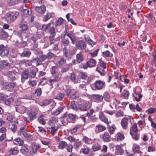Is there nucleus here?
<instances>
[{
  "label": "nucleus",
  "mask_w": 156,
  "mask_h": 156,
  "mask_svg": "<svg viewBox=\"0 0 156 156\" xmlns=\"http://www.w3.org/2000/svg\"><path fill=\"white\" fill-rule=\"evenodd\" d=\"M18 12H10L6 13L5 16V19L6 21L8 23H11L15 20L18 16Z\"/></svg>",
  "instance_id": "obj_1"
},
{
  "label": "nucleus",
  "mask_w": 156,
  "mask_h": 156,
  "mask_svg": "<svg viewBox=\"0 0 156 156\" xmlns=\"http://www.w3.org/2000/svg\"><path fill=\"white\" fill-rule=\"evenodd\" d=\"M78 105L79 109L82 111H87L90 108V103L84 101H79Z\"/></svg>",
  "instance_id": "obj_2"
},
{
  "label": "nucleus",
  "mask_w": 156,
  "mask_h": 156,
  "mask_svg": "<svg viewBox=\"0 0 156 156\" xmlns=\"http://www.w3.org/2000/svg\"><path fill=\"white\" fill-rule=\"evenodd\" d=\"M67 30L65 33V35H66L70 38L72 43L73 44H75L78 39V37L73 31H70L67 34Z\"/></svg>",
  "instance_id": "obj_3"
},
{
  "label": "nucleus",
  "mask_w": 156,
  "mask_h": 156,
  "mask_svg": "<svg viewBox=\"0 0 156 156\" xmlns=\"http://www.w3.org/2000/svg\"><path fill=\"white\" fill-rule=\"evenodd\" d=\"M76 46L79 49H85L86 48V44L85 41L83 40H79L76 43Z\"/></svg>",
  "instance_id": "obj_4"
},
{
  "label": "nucleus",
  "mask_w": 156,
  "mask_h": 156,
  "mask_svg": "<svg viewBox=\"0 0 156 156\" xmlns=\"http://www.w3.org/2000/svg\"><path fill=\"white\" fill-rule=\"evenodd\" d=\"M94 84L96 89L97 90H101L105 87V83L103 81L98 80L96 81Z\"/></svg>",
  "instance_id": "obj_5"
},
{
  "label": "nucleus",
  "mask_w": 156,
  "mask_h": 156,
  "mask_svg": "<svg viewBox=\"0 0 156 156\" xmlns=\"http://www.w3.org/2000/svg\"><path fill=\"white\" fill-rule=\"evenodd\" d=\"M51 103H52L53 105L56 104L53 99H50L43 101L40 103V105L41 106H45Z\"/></svg>",
  "instance_id": "obj_6"
},
{
  "label": "nucleus",
  "mask_w": 156,
  "mask_h": 156,
  "mask_svg": "<svg viewBox=\"0 0 156 156\" xmlns=\"http://www.w3.org/2000/svg\"><path fill=\"white\" fill-rule=\"evenodd\" d=\"M101 137L105 142H109L111 140V136L107 132H104Z\"/></svg>",
  "instance_id": "obj_7"
},
{
  "label": "nucleus",
  "mask_w": 156,
  "mask_h": 156,
  "mask_svg": "<svg viewBox=\"0 0 156 156\" xmlns=\"http://www.w3.org/2000/svg\"><path fill=\"white\" fill-rule=\"evenodd\" d=\"M121 125L123 129H126L128 125V118L125 117L122 118L121 122Z\"/></svg>",
  "instance_id": "obj_8"
},
{
  "label": "nucleus",
  "mask_w": 156,
  "mask_h": 156,
  "mask_svg": "<svg viewBox=\"0 0 156 156\" xmlns=\"http://www.w3.org/2000/svg\"><path fill=\"white\" fill-rule=\"evenodd\" d=\"M60 78L57 76L53 79H50L48 80L47 83L52 88L53 87V85L55 82H58L60 81Z\"/></svg>",
  "instance_id": "obj_9"
},
{
  "label": "nucleus",
  "mask_w": 156,
  "mask_h": 156,
  "mask_svg": "<svg viewBox=\"0 0 156 156\" xmlns=\"http://www.w3.org/2000/svg\"><path fill=\"white\" fill-rule=\"evenodd\" d=\"M27 114L29 115L30 121H32L34 119L36 118L35 116L37 113L34 110H29L27 112Z\"/></svg>",
  "instance_id": "obj_10"
},
{
  "label": "nucleus",
  "mask_w": 156,
  "mask_h": 156,
  "mask_svg": "<svg viewBox=\"0 0 156 156\" xmlns=\"http://www.w3.org/2000/svg\"><path fill=\"white\" fill-rule=\"evenodd\" d=\"M8 73L9 77L12 80H15L19 75V73L14 70L9 72Z\"/></svg>",
  "instance_id": "obj_11"
},
{
  "label": "nucleus",
  "mask_w": 156,
  "mask_h": 156,
  "mask_svg": "<svg viewBox=\"0 0 156 156\" xmlns=\"http://www.w3.org/2000/svg\"><path fill=\"white\" fill-rule=\"evenodd\" d=\"M66 62V60L63 58H61L58 61L55 60V64L58 66H61L64 64Z\"/></svg>",
  "instance_id": "obj_12"
},
{
  "label": "nucleus",
  "mask_w": 156,
  "mask_h": 156,
  "mask_svg": "<svg viewBox=\"0 0 156 156\" xmlns=\"http://www.w3.org/2000/svg\"><path fill=\"white\" fill-rule=\"evenodd\" d=\"M106 129V128L105 126L99 124L96 126L95 130L96 133H99L105 131Z\"/></svg>",
  "instance_id": "obj_13"
},
{
  "label": "nucleus",
  "mask_w": 156,
  "mask_h": 156,
  "mask_svg": "<svg viewBox=\"0 0 156 156\" xmlns=\"http://www.w3.org/2000/svg\"><path fill=\"white\" fill-rule=\"evenodd\" d=\"M92 99L96 102L101 101L104 98L102 95L98 94H93L92 96Z\"/></svg>",
  "instance_id": "obj_14"
},
{
  "label": "nucleus",
  "mask_w": 156,
  "mask_h": 156,
  "mask_svg": "<svg viewBox=\"0 0 156 156\" xmlns=\"http://www.w3.org/2000/svg\"><path fill=\"white\" fill-rule=\"evenodd\" d=\"M99 117L101 121L104 122L108 125L109 124V122L107 118L105 117L102 112H101L99 113Z\"/></svg>",
  "instance_id": "obj_15"
},
{
  "label": "nucleus",
  "mask_w": 156,
  "mask_h": 156,
  "mask_svg": "<svg viewBox=\"0 0 156 156\" xmlns=\"http://www.w3.org/2000/svg\"><path fill=\"white\" fill-rule=\"evenodd\" d=\"M9 66V63L5 60L2 61L0 62V68L1 69H8Z\"/></svg>",
  "instance_id": "obj_16"
},
{
  "label": "nucleus",
  "mask_w": 156,
  "mask_h": 156,
  "mask_svg": "<svg viewBox=\"0 0 156 156\" xmlns=\"http://www.w3.org/2000/svg\"><path fill=\"white\" fill-rule=\"evenodd\" d=\"M31 61L33 65L36 66L40 65L42 64L41 61L38 57L33 58Z\"/></svg>",
  "instance_id": "obj_17"
},
{
  "label": "nucleus",
  "mask_w": 156,
  "mask_h": 156,
  "mask_svg": "<svg viewBox=\"0 0 156 156\" xmlns=\"http://www.w3.org/2000/svg\"><path fill=\"white\" fill-rule=\"evenodd\" d=\"M97 62L96 60L94 59L91 58L87 62V64L88 67H93L95 66Z\"/></svg>",
  "instance_id": "obj_18"
},
{
  "label": "nucleus",
  "mask_w": 156,
  "mask_h": 156,
  "mask_svg": "<svg viewBox=\"0 0 156 156\" xmlns=\"http://www.w3.org/2000/svg\"><path fill=\"white\" fill-rule=\"evenodd\" d=\"M45 10V7L44 5L40 7H37L35 8L36 11L41 14H43L44 13Z\"/></svg>",
  "instance_id": "obj_19"
},
{
  "label": "nucleus",
  "mask_w": 156,
  "mask_h": 156,
  "mask_svg": "<svg viewBox=\"0 0 156 156\" xmlns=\"http://www.w3.org/2000/svg\"><path fill=\"white\" fill-rule=\"evenodd\" d=\"M16 85L15 83H10L7 85L5 87V89L9 91H12Z\"/></svg>",
  "instance_id": "obj_20"
},
{
  "label": "nucleus",
  "mask_w": 156,
  "mask_h": 156,
  "mask_svg": "<svg viewBox=\"0 0 156 156\" xmlns=\"http://www.w3.org/2000/svg\"><path fill=\"white\" fill-rule=\"evenodd\" d=\"M9 53V50L5 47L0 52V55L2 57H7Z\"/></svg>",
  "instance_id": "obj_21"
},
{
  "label": "nucleus",
  "mask_w": 156,
  "mask_h": 156,
  "mask_svg": "<svg viewBox=\"0 0 156 156\" xmlns=\"http://www.w3.org/2000/svg\"><path fill=\"white\" fill-rule=\"evenodd\" d=\"M28 74L29 73L27 71H25L23 73L21 77L22 82H23L25 79L28 78Z\"/></svg>",
  "instance_id": "obj_22"
},
{
  "label": "nucleus",
  "mask_w": 156,
  "mask_h": 156,
  "mask_svg": "<svg viewBox=\"0 0 156 156\" xmlns=\"http://www.w3.org/2000/svg\"><path fill=\"white\" fill-rule=\"evenodd\" d=\"M31 53L30 51L28 50H24L22 53L20 54L21 57H29Z\"/></svg>",
  "instance_id": "obj_23"
},
{
  "label": "nucleus",
  "mask_w": 156,
  "mask_h": 156,
  "mask_svg": "<svg viewBox=\"0 0 156 156\" xmlns=\"http://www.w3.org/2000/svg\"><path fill=\"white\" fill-rule=\"evenodd\" d=\"M67 146V144L66 142L61 141L58 143V147L59 149H62L66 147Z\"/></svg>",
  "instance_id": "obj_24"
},
{
  "label": "nucleus",
  "mask_w": 156,
  "mask_h": 156,
  "mask_svg": "<svg viewBox=\"0 0 156 156\" xmlns=\"http://www.w3.org/2000/svg\"><path fill=\"white\" fill-rule=\"evenodd\" d=\"M76 61L78 63H80L83 61V55L81 52H80L76 55Z\"/></svg>",
  "instance_id": "obj_25"
},
{
  "label": "nucleus",
  "mask_w": 156,
  "mask_h": 156,
  "mask_svg": "<svg viewBox=\"0 0 156 156\" xmlns=\"http://www.w3.org/2000/svg\"><path fill=\"white\" fill-rule=\"evenodd\" d=\"M19 152L18 148L16 147H15L13 148H11L9 150V152L12 154L16 155Z\"/></svg>",
  "instance_id": "obj_26"
},
{
  "label": "nucleus",
  "mask_w": 156,
  "mask_h": 156,
  "mask_svg": "<svg viewBox=\"0 0 156 156\" xmlns=\"http://www.w3.org/2000/svg\"><path fill=\"white\" fill-rule=\"evenodd\" d=\"M65 107V106L59 107L53 112V114L55 115L59 114L62 111Z\"/></svg>",
  "instance_id": "obj_27"
},
{
  "label": "nucleus",
  "mask_w": 156,
  "mask_h": 156,
  "mask_svg": "<svg viewBox=\"0 0 156 156\" xmlns=\"http://www.w3.org/2000/svg\"><path fill=\"white\" fill-rule=\"evenodd\" d=\"M26 108L25 107L23 106H19L18 108V110H17V108H16V111L17 112H19L21 113H23L26 111Z\"/></svg>",
  "instance_id": "obj_28"
},
{
  "label": "nucleus",
  "mask_w": 156,
  "mask_h": 156,
  "mask_svg": "<svg viewBox=\"0 0 156 156\" xmlns=\"http://www.w3.org/2000/svg\"><path fill=\"white\" fill-rule=\"evenodd\" d=\"M45 115H41L38 118V120L39 122L43 125H44L45 124V122L44 119V118H45Z\"/></svg>",
  "instance_id": "obj_29"
},
{
  "label": "nucleus",
  "mask_w": 156,
  "mask_h": 156,
  "mask_svg": "<svg viewBox=\"0 0 156 156\" xmlns=\"http://www.w3.org/2000/svg\"><path fill=\"white\" fill-rule=\"evenodd\" d=\"M132 130L135 132V133L137 132L138 129L137 125L136 123H134L131 127L130 131H131V132Z\"/></svg>",
  "instance_id": "obj_30"
},
{
  "label": "nucleus",
  "mask_w": 156,
  "mask_h": 156,
  "mask_svg": "<svg viewBox=\"0 0 156 156\" xmlns=\"http://www.w3.org/2000/svg\"><path fill=\"white\" fill-rule=\"evenodd\" d=\"M70 65V64H68L66 65L65 67L62 68L61 69V72L62 73H64L68 71L69 69V67Z\"/></svg>",
  "instance_id": "obj_31"
},
{
  "label": "nucleus",
  "mask_w": 156,
  "mask_h": 156,
  "mask_svg": "<svg viewBox=\"0 0 156 156\" xmlns=\"http://www.w3.org/2000/svg\"><path fill=\"white\" fill-rule=\"evenodd\" d=\"M64 97V94L62 93H58L55 97V98L59 101H62Z\"/></svg>",
  "instance_id": "obj_32"
},
{
  "label": "nucleus",
  "mask_w": 156,
  "mask_h": 156,
  "mask_svg": "<svg viewBox=\"0 0 156 156\" xmlns=\"http://www.w3.org/2000/svg\"><path fill=\"white\" fill-rule=\"evenodd\" d=\"M20 133L26 138L29 137L30 135L27 133L23 129H20Z\"/></svg>",
  "instance_id": "obj_33"
},
{
  "label": "nucleus",
  "mask_w": 156,
  "mask_h": 156,
  "mask_svg": "<svg viewBox=\"0 0 156 156\" xmlns=\"http://www.w3.org/2000/svg\"><path fill=\"white\" fill-rule=\"evenodd\" d=\"M116 149L117 153L118 154H122L123 153V150L122 149L120 145H117L116 146Z\"/></svg>",
  "instance_id": "obj_34"
},
{
  "label": "nucleus",
  "mask_w": 156,
  "mask_h": 156,
  "mask_svg": "<svg viewBox=\"0 0 156 156\" xmlns=\"http://www.w3.org/2000/svg\"><path fill=\"white\" fill-rule=\"evenodd\" d=\"M116 137L117 140H121L124 138V135L120 133H117Z\"/></svg>",
  "instance_id": "obj_35"
},
{
  "label": "nucleus",
  "mask_w": 156,
  "mask_h": 156,
  "mask_svg": "<svg viewBox=\"0 0 156 156\" xmlns=\"http://www.w3.org/2000/svg\"><path fill=\"white\" fill-rule=\"evenodd\" d=\"M129 94V92L125 90H123L121 94L122 96L124 97L125 98H127Z\"/></svg>",
  "instance_id": "obj_36"
},
{
  "label": "nucleus",
  "mask_w": 156,
  "mask_h": 156,
  "mask_svg": "<svg viewBox=\"0 0 156 156\" xmlns=\"http://www.w3.org/2000/svg\"><path fill=\"white\" fill-rule=\"evenodd\" d=\"M133 150L134 152L139 153L140 152L139 146L137 145H134L133 147Z\"/></svg>",
  "instance_id": "obj_37"
},
{
  "label": "nucleus",
  "mask_w": 156,
  "mask_h": 156,
  "mask_svg": "<svg viewBox=\"0 0 156 156\" xmlns=\"http://www.w3.org/2000/svg\"><path fill=\"white\" fill-rule=\"evenodd\" d=\"M51 25V23H49L47 24H43L42 26V30L44 31H45L50 27Z\"/></svg>",
  "instance_id": "obj_38"
},
{
  "label": "nucleus",
  "mask_w": 156,
  "mask_h": 156,
  "mask_svg": "<svg viewBox=\"0 0 156 156\" xmlns=\"http://www.w3.org/2000/svg\"><path fill=\"white\" fill-rule=\"evenodd\" d=\"M49 32L51 35L55 36L56 35L55 30L54 27H51L49 30Z\"/></svg>",
  "instance_id": "obj_39"
},
{
  "label": "nucleus",
  "mask_w": 156,
  "mask_h": 156,
  "mask_svg": "<svg viewBox=\"0 0 156 156\" xmlns=\"http://www.w3.org/2000/svg\"><path fill=\"white\" fill-rule=\"evenodd\" d=\"M130 135L132 136V137L135 140H137L139 139V135L138 134H133L132 132L130 131Z\"/></svg>",
  "instance_id": "obj_40"
},
{
  "label": "nucleus",
  "mask_w": 156,
  "mask_h": 156,
  "mask_svg": "<svg viewBox=\"0 0 156 156\" xmlns=\"http://www.w3.org/2000/svg\"><path fill=\"white\" fill-rule=\"evenodd\" d=\"M99 49H97L94 50L93 52H90V54L91 55V57H93L96 56L98 53Z\"/></svg>",
  "instance_id": "obj_41"
},
{
  "label": "nucleus",
  "mask_w": 156,
  "mask_h": 156,
  "mask_svg": "<svg viewBox=\"0 0 156 156\" xmlns=\"http://www.w3.org/2000/svg\"><path fill=\"white\" fill-rule=\"evenodd\" d=\"M50 133L52 135H54L58 129V128L55 126H51Z\"/></svg>",
  "instance_id": "obj_42"
},
{
  "label": "nucleus",
  "mask_w": 156,
  "mask_h": 156,
  "mask_svg": "<svg viewBox=\"0 0 156 156\" xmlns=\"http://www.w3.org/2000/svg\"><path fill=\"white\" fill-rule=\"evenodd\" d=\"M0 36L3 38H6L8 36V34L3 30H1L0 32Z\"/></svg>",
  "instance_id": "obj_43"
},
{
  "label": "nucleus",
  "mask_w": 156,
  "mask_h": 156,
  "mask_svg": "<svg viewBox=\"0 0 156 156\" xmlns=\"http://www.w3.org/2000/svg\"><path fill=\"white\" fill-rule=\"evenodd\" d=\"M103 54L106 57H112L113 56L112 54L108 50L103 52Z\"/></svg>",
  "instance_id": "obj_44"
},
{
  "label": "nucleus",
  "mask_w": 156,
  "mask_h": 156,
  "mask_svg": "<svg viewBox=\"0 0 156 156\" xmlns=\"http://www.w3.org/2000/svg\"><path fill=\"white\" fill-rule=\"evenodd\" d=\"M58 69V67L56 66H54L51 67V73L53 75L56 74L57 73V70Z\"/></svg>",
  "instance_id": "obj_45"
},
{
  "label": "nucleus",
  "mask_w": 156,
  "mask_h": 156,
  "mask_svg": "<svg viewBox=\"0 0 156 156\" xmlns=\"http://www.w3.org/2000/svg\"><path fill=\"white\" fill-rule=\"evenodd\" d=\"M8 3L9 5H13L17 3V0H9Z\"/></svg>",
  "instance_id": "obj_46"
},
{
  "label": "nucleus",
  "mask_w": 156,
  "mask_h": 156,
  "mask_svg": "<svg viewBox=\"0 0 156 156\" xmlns=\"http://www.w3.org/2000/svg\"><path fill=\"white\" fill-rule=\"evenodd\" d=\"M115 129V128L114 126H110L109 127L108 130L110 134L113 133Z\"/></svg>",
  "instance_id": "obj_47"
},
{
  "label": "nucleus",
  "mask_w": 156,
  "mask_h": 156,
  "mask_svg": "<svg viewBox=\"0 0 156 156\" xmlns=\"http://www.w3.org/2000/svg\"><path fill=\"white\" fill-rule=\"evenodd\" d=\"M81 78L83 80H87V74L86 73L81 72Z\"/></svg>",
  "instance_id": "obj_48"
},
{
  "label": "nucleus",
  "mask_w": 156,
  "mask_h": 156,
  "mask_svg": "<svg viewBox=\"0 0 156 156\" xmlns=\"http://www.w3.org/2000/svg\"><path fill=\"white\" fill-rule=\"evenodd\" d=\"M80 127V126L77 125L73 129H71V134H73L75 133L77 130V129Z\"/></svg>",
  "instance_id": "obj_49"
},
{
  "label": "nucleus",
  "mask_w": 156,
  "mask_h": 156,
  "mask_svg": "<svg viewBox=\"0 0 156 156\" xmlns=\"http://www.w3.org/2000/svg\"><path fill=\"white\" fill-rule=\"evenodd\" d=\"M51 17V14L48 13L47 15L44 16L43 19V21L45 22L47 21Z\"/></svg>",
  "instance_id": "obj_50"
},
{
  "label": "nucleus",
  "mask_w": 156,
  "mask_h": 156,
  "mask_svg": "<svg viewBox=\"0 0 156 156\" xmlns=\"http://www.w3.org/2000/svg\"><path fill=\"white\" fill-rule=\"evenodd\" d=\"M13 99L12 98H10L7 99L5 101V104L6 105H9L13 102Z\"/></svg>",
  "instance_id": "obj_51"
},
{
  "label": "nucleus",
  "mask_w": 156,
  "mask_h": 156,
  "mask_svg": "<svg viewBox=\"0 0 156 156\" xmlns=\"http://www.w3.org/2000/svg\"><path fill=\"white\" fill-rule=\"evenodd\" d=\"M71 80L74 83H76V76L75 74L74 73H73L71 74L70 75Z\"/></svg>",
  "instance_id": "obj_52"
},
{
  "label": "nucleus",
  "mask_w": 156,
  "mask_h": 156,
  "mask_svg": "<svg viewBox=\"0 0 156 156\" xmlns=\"http://www.w3.org/2000/svg\"><path fill=\"white\" fill-rule=\"evenodd\" d=\"M63 19L62 18H59L58 20H57L56 23V25L59 26L61 25L62 23H63Z\"/></svg>",
  "instance_id": "obj_53"
},
{
  "label": "nucleus",
  "mask_w": 156,
  "mask_h": 156,
  "mask_svg": "<svg viewBox=\"0 0 156 156\" xmlns=\"http://www.w3.org/2000/svg\"><path fill=\"white\" fill-rule=\"evenodd\" d=\"M70 106L71 108L75 110L76 111H77L78 110L74 102L72 101L71 102Z\"/></svg>",
  "instance_id": "obj_54"
},
{
  "label": "nucleus",
  "mask_w": 156,
  "mask_h": 156,
  "mask_svg": "<svg viewBox=\"0 0 156 156\" xmlns=\"http://www.w3.org/2000/svg\"><path fill=\"white\" fill-rule=\"evenodd\" d=\"M41 88L37 89L35 91V94L37 96H40L41 95Z\"/></svg>",
  "instance_id": "obj_55"
},
{
  "label": "nucleus",
  "mask_w": 156,
  "mask_h": 156,
  "mask_svg": "<svg viewBox=\"0 0 156 156\" xmlns=\"http://www.w3.org/2000/svg\"><path fill=\"white\" fill-rule=\"evenodd\" d=\"M15 141L17 142L18 144L20 146L22 145L23 143V141L19 138H17L15 139Z\"/></svg>",
  "instance_id": "obj_56"
},
{
  "label": "nucleus",
  "mask_w": 156,
  "mask_h": 156,
  "mask_svg": "<svg viewBox=\"0 0 156 156\" xmlns=\"http://www.w3.org/2000/svg\"><path fill=\"white\" fill-rule=\"evenodd\" d=\"M55 36L50 35L49 37V40L51 44H52L54 43L55 41Z\"/></svg>",
  "instance_id": "obj_57"
},
{
  "label": "nucleus",
  "mask_w": 156,
  "mask_h": 156,
  "mask_svg": "<svg viewBox=\"0 0 156 156\" xmlns=\"http://www.w3.org/2000/svg\"><path fill=\"white\" fill-rule=\"evenodd\" d=\"M115 115L116 117L122 116L123 115V112L122 111L119 110L117 112Z\"/></svg>",
  "instance_id": "obj_58"
},
{
  "label": "nucleus",
  "mask_w": 156,
  "mask_h": 156,
  "mask_svg": "<svg viewBox=\"0 0 156 156\" xmlns=\"http://www.w3.org/2000/svg\"><path fill=\"white\" fill-rule=\"evenodd\" d=\"M156 111V108H150L148 109V112L149 114H151L154 113Z\"/></svg>",
  "instance_id": "obj_59"
},
{
  "label": "nucleus",
  "mask_w": 156,
  "mask_h": 156,
  "mask_svg": "<svg viewBox=\"0 0 156 156\" xmlns=\"http://www.w3.org/2000/svg\"><path fill=\"white\" fill-rule=\"evenodd\" d=\"M17 126L15 124H13L12 125L10 129L13 133H15L17 129Z\"/></svg>",
  "instance_id": "obj_60"
},
{
  "label": "nucleus",
  "mask_w": 156,
  "mask_h": 156,
  "mask_svg": "<svg viewBox=\"0 0 156 156\" xmlns=\"http://www.w3.org/2000/svg\"><path fill=\"white\" fill-rule=\"evenodd\" d=\"M76 93L77 92L76 91L73 92V91L72 94L70 95V98H71L73 99L76 98L77 97L76 94Z\"/></svg>",
  "instance_id": "obj_61"
},
{
  "label": "nucleus",
  "mask_w": 156,
  "mask_h": 156,
  "mask_svg": "<svg viewBox=\"0 0 156 156\" xmlns=\"http://www.w3.org/2000/svg\"><path fill=\"white\" fill-rule=\"evenodd\" d=\"M32 148L33 153H35L39 149V147L37 146L34 145L32 146Z\"/></svg>",
  "instance_id": "obj_62"
},
{
  "label": "nucleus",
  "mask_w": 156,
  "mask_h": 156,
  "mask_svg": "<svg viewBox=\"0 0 156 156\" xmlns=\"http://www.w3.org/2000/svg\"><path fill=\"white\" fill-rule=\"evenodd\" d=\"M32 64V63L31 60H26V64H25L26 66H32V65H33Z\"/></svg>",
  "instance_id": "obj_63"
},
{
  "label": "nucleus",
  "mask_w": 156,
  "mask_h": 156,
  "mask_svg": "<svg viewBox=\"0 0 156 156\" xmlns=\"http://www.w3.org/2000/svg\"><path fill=\"white\" fill-rule=\"evenodd\" d=\"M7 98V96L3 94H0V101L5 100Z\"/></svg>",
  "instance_id": "obj_64"
}]
</instances>
